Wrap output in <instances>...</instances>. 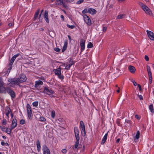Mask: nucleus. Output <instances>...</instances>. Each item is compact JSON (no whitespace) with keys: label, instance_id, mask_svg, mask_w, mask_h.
I'll return each instance as SVG.
<instances>
[{"label":"nucleus","instance_id":"c03bdc74","mask_svg":"<svg viewBox=\"0 0 154 154\" xmlns=\"http://www.w3.org/2000/svg\"><path fill=\"white\" fill-rule=\"evenodd\" d=\"M58 78L61 80H63L64 79V77L63 75H60L58 76Z\"/></svg>","mask_w":154,"mask_h":154},{"label":"nucleus","instance_id":"ddd939ff","mask_svg":"<svg viewBox=\"0 0 154 154\" xmlns=\"http://www.w3.org/2000/svg\"><path fill=\"white\" fill-rule=\"evenodd\" d=\"M7 93V87L6 88L4 86L0 87V93L6 94Z\"/></svg>","mask_w":154,"mask_h":154},{"label":"nucleus","instance_id":"ea45409f","mask_svg":"<svg viewBox=\"0 0 154 154\" xmlns=\"http://www.w3.org/2000/svg\"><path fill=\"white\" fill-rule=\"evenodd\" d=\"M93 47V44L91 42H89L87 45V47L88 48H91Z\"/></svg>","mask_w":154,"mask_h":154},{"label":"nucleus","instance_id":"09e8293b","mask_svg":"<svg viewBox=\"0 0 154 154\" xmlns=\"http://www.w3.org/2000/svg\"><path fill=\"white\" fill-rule=\"evenodd\" d=\"M149 78V83L150 85H151L152 83V76H148Z\"/></svg>","mask_w":154,"mask_h":154},{"label":"nucleus","instance_id":"b1692460","mask_svg":"<svg viewBox=\"0 0 154 154\" xmlns=\"http://www.w3.org/2000/svg\"><path fill=\"white\" fill-rule=\"evenodd\" d=\"M40 10L39 9H38L36 10L35 12V14H34V17L33 18V20H35L37 17H38L39 13Z\"/></svg>","mask_w":154,"mask_h":154},{"label":"nucleus","instance_id":"4c0bfd02","mask_svg":"<svg viewBox=\"0 0 154 154\" xmlns=\"http://www.w3.org/2000/svg\"><path fill=\"white\" fill-rule=\"evenodd\" d=\"M38 101H35L32 103V105L33 106L37 107L38 105Z\"/></svg>","mask_w":154,"mask_h":154},{"label":"nucleus","instance_id":"0e129e2a","mask_svg":"<svg viewBox=\"0 0 154 154\" xmlns=\"http://www.w3.org/2000/svg\"><path fill=\"white\" fill-rule=\"evenodd\" d=\"M107 29V27L106 26L103 27V31L105 32Z\"/></svg>","mask_w":154,"mask_h":154},{"label":"nucleus","instance_id":"13d9d810","mask_svg":"<svg viewBox=\"0 0 154 154\" xmlns=\"http://www.w3.org/2000/svg\"><path fill=\"white\" fill-rule=\"evenodd\" d=\"M125 122L129 124H131L132 123V122L130 120L127 121L126 120H125Z\"/></svg>","mask_w":154,"mask_h":154},{"label":"nucleus","instance_id":"6e6d98bb","mask_svg":"<svg viewBox=\"0 0 154 154\" xmlns=\"http://www.w3.org/2000/svg\"><path fill=\"white\" fill-rule=\"evenodd\" d=\"M137 96L139 98L140 100H142L143 99V98L142 95H140L138 94Z\"/></svg>","mask_w":154,"mask_h":154},{"label":"nucleus","instance_id":"c9c22d12","mask_svg":"<svg viewBox=\"0 0 154 154\" xmlns=\"http://www.w3.org/2000/svg\"><path fill=\"white\" fill-rule=\"evenodd\" d=\"M73 63L69 64L67 65L65 68V69L69 70L70 69L71 66L73 65Z\"/></svg>","mask_w":154,"mask_h":154},{"label":"nucleus","instance_id":"864d4df0","mask_svg":"<svg viewBox=\"0 0 154 154\" xmlns=\"http://www.w3.org/2000/svg\"><path fill=\"white\" fill-rule=\"evenodd\" d=\"M131 82L133 83V84L134 86H136L137 85V83L134 80H131Z\"/></svg>","mask_w":154,"mask_h":154},{"label":"nucleus","instance_id":"4be33fe9","mask_svg":"<svg viewBox=\"0 0 154 154\" xmlns=\"http://www.w3.org/2000/svg\"><path fill=\"white\" fill-rule=\"evenodd\" d=\"M128 69L130 72L132 73H134L135 71V67L132 66H129L128 67Z\"/></svg>","mask_w":154,"mask_h":154},{"label":"nucleus","instance_id":"9b49d317","mask_svg":"<svg viewBox=\"0 0 154 154\" xmlns=\"http://www.w3.org/2000/svg\"><path fill=\"white\" fill-rule=\"evenodd\" d=\"M85 41L83 39H81L80 40V46H81V52H82V51H83L85 49Z\"/></svg>","mask_w":154,"mask_h":154},{"label":"nucleus","instance_id":"2f4dec72","mask_svg":"<svg viewBox=\"0 0 154 154\" xmlns=\"http://www.w3.org/2000/svg\"><path fill=\"white\" fill-rule=\"evenodd\" d=\"M74 132L75 135L79 134V131L77 127H75L74 128Z\"/></svg>","mask_w":154,"mask_h":154},{"label":"nucleus","instance_id":"1a4fd4ad","mask_svg":"<svg viewBox=\"0 0 154 154\" xmlns=\"http://www.w3.org/2000/svg\"><path fill=\"white\" fill-rule=\"evenodd\" d=\"M17 125V120L16 119L15 117L13 119L12 121L11 125V129H14Z\"/></svg>","mask_w":154,"mask_h":154},{"label":"nucleus","instance_id":"69168bd1","mask_svg":"<svg viewBox=\"0 0 154 154\" xmlns=\"http://www.w3.org/2000/svg\"><path fill=\"white\" fill-rule=\"evenodd\" d=\"M13 23L14 24V23H13L12 22L10 23H8V25L10 27L11 26H12Z\"/></svg>","mask_w":154,"mask_h":154},{"label":"nucleus","instance_id":"f257e3e1","mask_svg":"<svg viewBox=\"0 0 154 154\" xmlns=\"http://www.w3.org/2000/svg\"><path fill=\"white\" fill-rule=\"evenodd\" d=\"M8 80L9 83L8 84V85L10 86L13 87L15 85H19L18 80L17 78H9L8 79Z\"/></svg>","mask_w":154,"mask_h":154},{"label":"nucleus","instance_id":"f704fd0d","mask_svg":"<svg viewBox=\"0 0 154 154\" xmlns=\"http://www.w3.org/2000/svg\"><path fill=\"white\" fill-rule=\"evenodd\" d=\"M81 133L83 136H85L86 135V132H85V129H83L81 130Z\"/></svg>","mask_w":154,"mask_h":154},{"label":"nucleus","instance_id":"6e6552de","mask_svg":"<svg viewBox=\"0 0 154 154\" xmlns=\"http://www.w3.org/2000/svg\"><path fill=\"white\" fill-rule=\"evenodd\" d=\"M146 32L147 35L150 39L154 41V33L148 30H147Z\"/></svg>","mask_w":154,"mask_h":154},{"label":"nucleus","instance_id":"680f3d73","mask_svg":"<svg viewBox=\"0 0 154 154\" xmlns=\"http://www.w3.org/2000/svg\"><path fill=\"white\" fill-rule=\"evenodd\" d=\"M54 50L57 52H59L60 51V49L58 48H57L54 49Z\"/></svg>","mask_w":154,"mask_h":154},{"label":"nucleus","instance_id":"9d476101","mask_svg":"<svg viewBox=\"0 0 154 154\" xmlns=\"http://www.w3.org/2000/svg\"><path fill=\"white\" fill-rule=\"evenodd\" d=\"M20 55V54L19 53H18L17 54H15L11 58L10 61V62L9 63V66H12L15 60L16 59V58L18 56H19V55Z\"/></svg>","mask_w":154,"mask_h":154},{"label":"nucleus","instance_id":"423d86ee","mask_svg":"<svg viewBox=\"0 0 154 154\" xmlns=\"http://www.w3.org/2000/svg\"><path fill=\"white\" fill-rule=\"evenodd\" d=\"M84 20L85 22L88 26H90L91 25V20L89 17L86 14L83 15Z\"/></svg>","mask_w":154,"mask_h":154},{"label":"nucleus","instance_id":"0eeeda50","mask_svg":"<svg viewBox=\"0 0 154 154\" xmlns=\"http://www.w3.org/2000/svg\"><path fill=\"white\" fill-rule=\"evenodd\" d=\"M17 78L19 85L20 83H22L25 82L27 79L26 76L23 74L21 75L19 78Z\"/></svg>","mask_w":154,"mask_h":154},{"label":"nucleus","instance_id":"603ef678","mask_svg":"<svg viewBox=\"0 0 154 154\" xmlns=\"http://www.w3.org/2000/svg\"><path fill=\"white\" fill-rule=\"evenodd\" d=\"M7 123V121L5 119H4L3 120L2 123L3 125H5Z\"/></svg>","mask_w":154,"mask_h":154},{"label":"nucleus","instance_id":"052dcab7","mask_svg":"<svg viewBox=\"0 0 154 154\" xmlns=\"http://www.w3.org/2000/svg\"><path fill=\"white\" fill-rule=\"evenodd\" d=\"M137 86L139 88V91H142V89L141 85L140 84H138Z\"/></svg>","mask_w":154,"mask_h":154},{"label":"nucleus","instance_id":"37998d69","mask_svg":"<svg viewBox=\"0 0 154 154\" xmlns=\"http://www.w3.org/2000/svg\"><path fill=\"white\" fill-rule=\"evenodd\" d=\"M20 123L21 125H23L25 124L26 122L24 120L22 119L20 121Z\"/></svg>","mask_w":154,"mask_h":154},{"label":"nucleus","instance_id":"c756f323","mask_svg":"<svg viewBox=\"0 0 154 154\" xmlns=\"http://www.w3.org/2000/svg\"><path fill=\"white\" fill-rule=\"evenodd\" d=\"M149 108L152 113H154V109L152 104H150L149 106Z\"/></svg>","mask_w":154,"mask_h":154},{"label":"nucleus","instance_id":"2eb2a0df","mask_svg":"<svg viewBox=\"0 0 154 154\" xmlns=\"http://www.w3.org/2000/svg\"><path fill=\"white\" fill-rule=\"evenodd\" d=\"M68 45V40L66 39L65 40L64 42V45L63 47L62 51V52H64L66 49Z\"/></svg>","mask_w":154,"mask_h":154},{"label":"nucleus","instance_id":"f3484780","mask_svg":"<svg viewBox=\"0 0 154 154\" xmlns=\"http://www.w3.org/2000/svg\"><path fill=\"white\" fill-rule=\"evenodd\" d=\"M44 19L48 23H49V21L48 19V11L47 10L45 11V14H44Z\"/></svg>","mask_w":154,"mask_h":154},{"label":"nucleus","instance_id":"4468645a","mask_svg":"<svg viewBox=\"0 0 154 154\" xmlns=\"http://www.w3.org/2000/svg\"><path fill=\"white\" fill-rule=\"evenodd\" d=\"M55 4L56 5H63V7H66L65 3L63 2L62 0H56L55 2Z\"/></svg>","mask_w":154,"mask_h":154},{"label":"nucleus","instance_id":"3c124183","mask_svg":"<svg viewBox=\"0 0 154 154\" xmlns=\"http://www.w3.org/2000/svg\"><path fill=\"white\" fill-rule=\"evenodd\" d=\"M66 152L67 150L66 149H63L61 150V152L64 154H66Z\"/></svg>","mask_w":154,"mask_h":154},{"label":"nucleus","instance_id":"49530a36","mask_svg":"<svg viewBox=\"0 0 154 154\" xmlns=\"http://www.w3.org/2000/svg\"><path fill=\"white\" fill-rule=\"evenodd\" d=\"M75 136L76 140V141H79L80 139L79 134L75 135Z\"/></svg>","mask_w":154,"mask_h":154},{"label":"nucleus","instance_id":"de8ad7c7","mask_svg":"<svg viewBox=\"0 0 154 154\" xmlns=\"http://www.w3.org/2000/svg\"><path fill=\"white\" fill-rule=\"evenodd\" d=\"M4 83L1 79L0 78V87L4 86Z\"/></svg>","mask_w":154,"mask_h":154},{"label":"nucleus","instance_id":"cd10ccee","mask_svg":"<svg viewBox=\"0 0 154 154\" xmlns=\"http://www.w3.org/2000/svg\"><path fill=\"white\" fill-rule=\"evenodd\" d=\"M36 146L37 150L38 151H39L41 148V146H40V142L38 140L36 141Z\"/></svg>","mask_w":154,"mask_h":154},{"label":"nucleus","instance_id":"8fccbe9b","mask_svg":"<svg viewBox=\"0 0 154 154\" xmlns=\"http://www.w3.org/2000/svg\"><path fill=\"white\" fill-rule=\"evenodd\" d=\"M40 117H41V116L40 114H37L35 115V118L37 119H39V118Z\"/></svg>","mask_w":154,"mask_h":154},{"label":"nucleus","instance_id":"6ab92c4d","mask_svg":"<svg viewBox=\"0 0 154 154\" xmlns=\"http://www.w3.org/2000/svg\"><path fill=\"white\" fill-rule=\"evenodd\" d=\"M43 84V82L41 80H38L35 82L34 87L35 88L38 87V86L40 85H42Z\"/></svg>","mask_w":154,"mask_h":154},{"label":"nucleus","instance_id":"4d7b16f0","mask_svg":"<svg viewBox=\"0 0 154 154\" xmlns=\"http://www.w3.org/2000/svg\"><path fill=\"white\" fill-rule=\"evenodd\" d=\"M9 68L8 69V72H10V70L12 69V66H9Z\"/></svg>","mask_w":154,"mask_h":154},{"label":"nucleus","instance_id":"393cba45","mask_svg":"<svg viewBox=\"0 0 154 154\" xmlns=\"http://www.w3.org/2000/svg\"><path fill=\"white\" fill-rule=\"evenodd\" d=\"M80 130L83 129L85 128V126L84 125V123L82 121H81L80 122Z\"/></svg>","mask_w":154,"mask_h":154},{"label":"nucleus","instance_id":"72a5a7b5","mask_svg":"<svg viewBox=\"0 0 154 154\" xmlns=\"http://www.w3.org/2000/svg\"><path fill=\"white\" fill-rule=\"evenodd\" d=\"M1 143L2 146H9V144L8 143H5V142L3 141V140H2V141L1 142Z\"/></svg>","mask_w":154,"mask_h":154},{"label":"nucleus","instance_id":"20e7f679","mask_svg":"<svg viewBox=\"0 0 154 154\" xmlns=\"http://www.w3.org/2000/svg\"><path fill=\"white\" fill-rule=\"evenodd\" d=\"M7 93L10 96L12 100L16 97L15 93L13 89L9 87H7Z\"/></svg>","mask_w":154,"mask_h":154},{"label":"nucleus","instance_id":"aec40b11","mask_svg":"<svg viewBox=\"0 0 154 154\" xmlns=\"http://www.w3.org/2000/svg\"><path fill=\"white\" fill-rule=\"evenodd\" d=\"M61 68L59 67L56 69H55V75H57V76L60 75L61 74Z\"/></svg>","mask_w":154,"mask_h":154},{"label":"nucleus","instance_id":"39448f33","mask_svg":"<svg viewBox=\"0 0 154 154\" xmlns=\"http://www.w3.org/2000/svg\"><path fill=\"white\" fill-rule=\"evenodd\" d=\"M26 109L28 118L29 119L31 120L33 114L31 106L29 104L27 105Z\"/></svg>","mask_w":154,"mask_h":154},{"label":"nucleus","instance_id":"79ce46f5","mask_svg":"<svg viewBox=\"0 0 154 154\" xmlns=\"http://www.w3.org/2000/svg\"><path fill=\"white\" fill-rule=\"evenodd\" d=\"M79 141H76L75 142V149H76L78 147L79 145Z\"/></svg>","mask_w":154,"mask_h":154},{"label":"nucleus","instance_id":"f8f14e48","mask_svg":"<svg viewBox=\"0 0 154 154\" xmlns=\"http://www.w3.org/2000/svg\"><path fill=\"white\" fill-rule=\"evenodd\" d=\"M42 150L43 154H50V152L49 149L46 146H43Z\"/></svg>","mask_w":154,"mask_h":154},{"label":"nucleus","instance_id":"5fc2aeb1","mask_svg":"<svg viewBox=\"0 0 154 154\" xmlns=\"http://www.w3.org/2000/svg\"><path fill=\"white\" fill-rule=\"evenodd\" d=\"M135 117L136 119H137L138 120H140L141 118V117L140 116H138L137 115H136L135 116Z\"/></svg>","mask_w":154,"mask_h":154},{"label":"nucleus","instance_id":"7c9ffc66","mask_svg":"<svg viewBox=\"0 0 154 154\" xmlns=\"http://www.w3.org/2000/svg\"><path fill=\"white\" fill-rule=\"evenodd\" d=\"M125 14H120L117 16L116 18L117 19H122L125 17Z\"/></svg>","mask_w":154,"mask_h":154},{"label":"nucleus","instance_id":"dca6fc26","mask_svg":"<svg viewBox=\"0 0 154 154\" xmlns=\"http://www.w3.org/2000/svg\"><path fill=\"white\" fill-rule=\"evenodd\" d=\"M108 132L109 131H108L103 136L101 144H104L105 143L107 139V136Z\"/></svg>","mask_w":154,"mask_h":154},{"label":"nucleus","instance_id":"a211bd4d","mask_svg":"<svg viewBox=\"0 0 154 154\" xmlns=\"http://www.w3.org/2000/svg\"><path fill=\"white\" fill-rule=\"evenodd\" d=\"M88 11L89 14L92 15L95 14L97 12L96 10L92 8H88Z\"/></svg>","mask_w":154,"mask_h":154},{"label":"nucleus","instance_id":"a19ab883","mask_svg":"<svg viewBox=\"0 0 154 154\" xmlns=\"http://www.w3.org/2000/svg\"><path fill=\"white\" fill-rule=\"evenodd\" d=\"M55 116V112L54 111H52L51 113V116L53 118H54Z\"/></svg>","mask_w":154,"mask_h":154},{"label":"nucleus","instance_id":"a18cd8bd","mask_svg":"<svg viewBox=\"0 0 154 154\" xmlns=\"http://www.w3.org/2000/svg\"><path fill=\"white\" fill-rule=\"evenodd\" d=\"M84 1V0H79L76 3V4L77 5L83 3Z\"/></svg>","mask_w":154,"mask_h":154},{"label":"nucleus","instance_id":"c85d7f7f","mask_svg":"<svg viewBox=\"0 0 154 154\" xmlns=\"http://www.w3.org/2000/svg\"><path fill=\"white\" fill-rule=\"evenodd\" d=\"M116 123H117V125L120 127H122V125L121 122V119H118L116 120Z\"/></svg>","mask_w":154,"mask_h":154},{"label":"nucleus","instance_id":"e433bc0d","mask_svg":"<svg viewBox=\"0 0 154 154\" xmlns=\"http://www.w3.org/2000/svg\"><path fill=\"white\" fill-rule=\"evenodd\" d=\"M88 8H86L82 11V13L83 14H85L88 13Z\"/></svg>","mask_w":154,"mask_h":154},{"label":"nucleus","instance_id":"f03ea898","mask_svg":"<svg viewBox=\"0 0 154 154\" xmlns=\"http://www.w3.org/2000/svg\"><path fill=\"white\" fill-rule=\"evenodd\" d=\"M41 92L48 95L51 98L55 97V96L53 95L54 92L52 90L49 89L47 87H45L43 91Z\"/></svg>","mask_w":154,"mask_h":154},{"label":"nucleus","instance_id":"e2e57ef3","mask_svg":"<svg viewBox=\"0 0 154 154\" xmlns=\"http://www.w3.org/2000/svg\"><path fill=\"white\" fill-rule=\"evenodd\" d=\"M1 129L2 131L5 132V130H6V128H4V127H1Z\"/></svg>","mask_w":154,"mask_h":154},{"label":"nucleus","instance_id":"7ed1b4c3","mask_svg":"<svg viewBox=\"0 0 154 154\" xmlns=\"http://www.w3.org/2000/svg\"><path fill=\"white\" fill-rule=\"evenodd\" d=\"M139 5L145 12L149 15L151 14V11L149 8L142 2H140Z\"/></svg>","mask_w":154,"mask_h":154},{"label":"nucleus","instance_id":"412c9836","mask_svg":"<svg viewBox=\"0 0 154 154\" xmlns=\"http://www.w3.org/2000/svg\"><path fill=\"white\" fill-rule=\"evenodd\" d=\"M146 69L148 76H152V72L150 66L147 65L146 66Z\"/></svg>","mask_w":154,"mask_h":154},{"label":"nucleus","instance_id":"473e14b6","mask_svg":"<svg viewBox=\"0 0 154 154\" xmlns=\"http://www.w3.org/2000/svg\"><path fill=\"white\" fill-rule=\"evenodd\" d=\"M39 121H40L43 122L45 123L46 121V119L44 118V117L41 116L39 118Z\"/></svg>","mask_w":154,"mask_h":154},{"label":"nucleus","instance_id":"bf43d9fd","mask_svg":"<svg viewBox=\"0 0 154 154\" xmlns=\"http://www.w3.org/2000/svg\"><path fill=\"white\" fill-rule=\"evenodd\" d=\"M144 58L146 61H148L149 60V58L147 56L145 55Z\"/></svg>","mask_w":154,"mask_h":154},{"label":"nucleus","instance_id":"338daca9","mask_svg":"<svg viewBox=\"0 0 154 154\" xmlns=\"http://www.w3.org/2000/svg\"><path fill=\"white\" fill-rule=\"evenodd\" d=\"M60 18L63 21H64V17L63 15H61L60 16Z\"/></svg>","mask_w":154,"mask_h":154},{"label":"nucleus","instance_id":"5701e85b","mask_svg":"<svg viewBox=\"0 0 154 154\" xmlns=\"http://www.w3.org/2000/svg\"><path fill=\"white\" fill-rule=\"evenodd\" d=\"M140 132L139 131H138L135 137H134V141L136 142V140H137L140 138Z\"/></svg>","mask_w":154,"mask_h":154},{"label":"nucleus","instance_id":"774afa93","mask_svg":"<svg viewBox=\"0 0 154 154\" xmlns=\"http://www.w3.org/2000/svg\"><path fill=\"white\" fill-rule=\"evenodd\" d=\"M74 0H66V2H73Z\"/></svg>","mask_w":154,"mask_h":154},{"label":"nucleus","instance_id":"58836bf2","mask_svg":"<svg viewBox=\"0 0 154 154\" xmlns=\"http://www.w3.org/2000/svg\"><path fill=\"white\" fill-rule=\"evenodd\" d=\"M66 26L68 27L71 29H73L75 27V26L74 25H70L69 24H67Z\"/></svg>","mask_w":154,"mask_h":154},{"label":"nucleus","instance_id":"a878e982","mask_svg":"<svg viewBox=\"0 0 154 154\" xmlns=\"http://www.w3.org/2000/svg\"><path fill=\"white\" fill-rule=\"evenodd\" d=\"M11 110L10 108H8L6 110V115L8 118L9 117V114L11 112Z\"/></svg>","mask_w":154,"mask_h":154},{"label":"nucleus","instance_id":"bb28decb","mask_svg":"<svg viewBox=\"0 0 154 154\" xmlns=\"http://www.w3.org/2000/svg\"><path fill=\"white\" fill-rule=\"evenodd\" d=\"M12 130H13V129H11V127L9 128H6L5 132H6L7 133L9 134H10L11 133V131Z\"/></svg>","mask_w":154,"mask_h":154}]
</instances>
